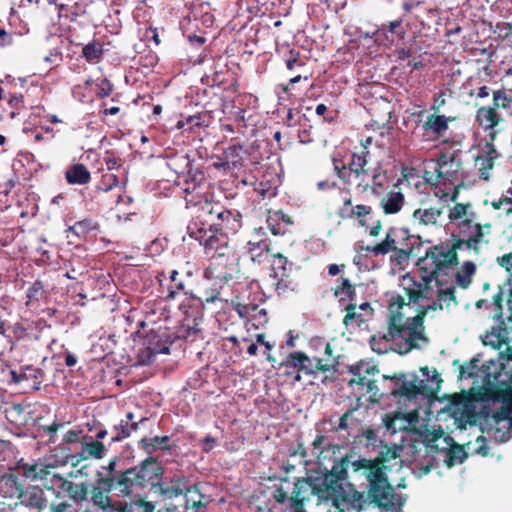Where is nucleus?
<instances>
[{"label": "nucleus", "instance_id": "nucleus-1", "mask_svg": "<svg viewBox=\"0 0 512 512\" xmlns=\"http://www.w3.org/2000/svg\"><path fill=\"white\" fill-rule=\"evenodd\" d=\"M352 456L347 454L334 457L332 466L329 469L328 476L321 482L319 492L323 494L324 501H331L338 512L349 510L362 511L365 508L366 500L364 493L359 492L353 485L343 486V481L347 479V470L352 467Z\"/></svg>", "mask_w": 512, "mask_h": 512}, {"label": "nucleus", "instance_id": "nucleus-2", "mask_svg": "<svg viewBox=\"0 0 512 512\" xmlns=\"http://www.w3.org/2000/svg\"><path fill=\"white\" fill-rule=\"evenodd\" d=\"M386 465L381 462H371L369 459L359 458L352 462L354 472L363 470L368 481L366 504L384 510L400 509L405 505L406 495L397 494L390 484L386 474Z\"/></svg>", "mask_w": 512, "mask_h": 512}, {"label": "nucleus", "instance_id": "nucleus-3", "mask_svg": "<svg viewBox=\"0 0 512 512\" xmlns=\"http://www.w3.org/2000/svg\"><path fill=\"white\" fill-rule=\"evenodd\" d=\"M409 305L401 295L392 296L389 303L388 332L384 335L386 341H391L394 345V351L404 355L413 349L420 348L418 341H428L423 331H414L406 322L401 313V309Z\"/></svg>", "mask_w": 512, "mask_h": 512}, {"label": "nucleus", "instance_id": "nucleus-4", "mask_svg": "<svg viewBox=\"0 0 512 512\" xmlns=\"http://www.w3.org/2000/svg\"><path fill=\"white\" fill-rule=\"evenodd\" d=\"M163 476V468L157 458L149 456L138 465L124 470L117 482L122 489V497L130 496L135 489L150 486L156 490Z\"/></svg>", "mask_w": 512, "mask_h": 512}, {"label": "nucleus", "instance_id": "nucleus-5", "mask_svg": "<svg viewBox=\"0 0 512 512\" xmlns=\"http://www.w3.org/2000/svg\"><path fill=\"white\" fill-rule=\"evenodd\" d=\"M118 457L114 456L108 461V464L102 466V471H97L95 475V484L92 488L91 501L95 506L106 510L111 508L112 500L110 492H115L117 496H122V489L117 483L124 471H117Z\"/></svg>", "mask_w": 512, "mask_h": 512}, {"label": "nucleus", "instance_id": "nucleus-6", "mask_svg": "<svg viewBox=\"0 0 512 512\" xmlns=\"http://www.w3.org/2000/svg\"><path fill=\"white\" fill-rule=\"evenodd\" d=\"M414 246V237L407 228L392 226L387 229L383 240L375 245H368L363 250L375 257L395 252L399 258L405 259L413 252Z\"/></svg>", "mask_w": 512, "mask_h": 512}, {"label": "nucleus", "instance_id": "nucleus-7", "mask_svg": "<svg viewBox=\"0 0 512 512\" xmlns=\"http://www.w3.org/2000/svg\"><path fill=\"white\" fill-rule=\"evenodd\" d=\"M337 215L342 220L352 221L370 237H378L382 230V219L376 210L371 205L353 204L351 197L344 200Z\"/></svg>", "mask_w": 512, "mask_h": 512}, {"label": "nucleus", "instance_id": "nucleus-8", "mask_svg": "<svg viewBox=\"0 0 512 512\" xmlns=\"http://www.w3.org/2000/svg\"><path fill=\"white\" fill-rule=\"evenodd\" d=\"M503 300L504 293L499 287L496 294L492 297V302L489 307L492 308L490 317L497 322L491 328V331L486 334L485 344H489L494 348H500L503 345H508L512 341V314L506 319L503 318ZM507 351L512 354V348L507 346Z\"/></svg>", "mask_w": 512, "mask_h": 512}, {"label": "nucleus", "instance_id": "nucleus-9", "mask_svg": "<svg viewBox=\"0 0 512 512\" xmlns=\"http://www.w3.org/2000/svg\"><path fill=\"white\" fill-rule=\"evenodd\" d=\"M329 467L323 469H312L308 472L306 477L299 478L295 483L289 498L290 508H304L305 501L308 500V495H316L320 500H323V494L319 492L320 484L323 479L328 476Z\"/></svg>", "mask_w": 512, "mask_h": 512}, {"label": "nucleus", "instance_id": "nucleus-10", "mask_svg": "<svg viewBox=\"0 0 512 512\" xmlns=\"http://www.w3.org/2000/svg\"><path fill=\"white\" fill-rule=\"evenodd\" d=\"M178 185H182L188 208L198 206L206 197L213 196L205 173L199 169H189L186 174L178 176Z\"/></svg>", "mask_w": 512, "mask_h": 512}, {"label": "nucleus", "instance_id": "nucleus-11", "mask_svg": "<svg viewBox=\"0 0 512 512\" xmlns=\"http://www.w3.org/2000/svg\"><path fill=\"white\" fill-rule=\"evenodd\" d=\"M483 371V388L487 397L502 402L512 400V373L504 371L502 364L493 372H490L489 365H485Z\"/></svg>", "mask_w": 512, "mask_h": 512}, {"label": "nucleus", "instance_id": "nucleus-12", "mask_svg": "<svg viewBox=\"0 0 512 512\" xmlns=\"http://www.w3.org/2000/svg\"><path fill=\"white\" fill-rule=\"evenodd\" d=\"M177 338L178 336L166 325L152 326L143 338V361L151 362L157 354H168L170 346Z\"/></svg>", "mask_w": 512, "mask_h": 512}, {"label": "nucleus", "instance_id": "nucleus-13", "mask_svg": "<svg viewBox=\"0 0 512 512\" xmlns=\"http://www.w3.org/2000/svg\"><path fill=\"white\" fill-rule=\"evenodd\" d=\"M483 227L479 223H473L471 218H465L458 224V237L452 234V240L462 242V246L479 253L480 244L483 242Z\"/></svg>", "mask_w": 512, "mask_h": 512}, {"label": "nucleus", "instance_id": "nucleus-14", "mask_svg": "<svg viewBox=\"0 0 512 512\" xmlns=\"http://www.w3.org/2000/svg\"><path fill=\"white\" fill-rule=\"evenodd\" d=\"M204 275L206 278L215 277L216 282L212 287L207 288L203 291V295L199 298L203 305L211 304L216 301H228L224 296L227 295L226 288L230 287V281L233 280V276L230 273H220L214 275V270L211 266L205 269Z\"/></svg>", "mask_w": 512, "mask_h": 512}, {"label": "nucleus", "instance_id": "nucleus-15", "mask_svg": "<svg viewBox=\"0 0 512 512\" xmlns=\"http://www.w3.org/2000/svg\"><path fill=\"white\" fill-rule=\"evenodd\" d=\"M475 122L487 134V140L496 141L499 133L497 126L503 122V118L493 104L479 107L476 110Z\"/></svg>", "mask_w": 512, "mask_h": 512}, {"label": "nucleus", "instance_id": "nucleus-16", "mask_svg": "<svg viewBox=\"0 0 512 512\" xmlns=\"http://www.w3.org/2000/svg\"><path fill=\"white\" fill-rule=\"evenodd\" d=\"M383 378L394 382L393 388L389 393L393 397L399 396L412 400L418 395L424 394L426 388L422 382L421 384L417 383V377H415L413 381H406V375L404 373L395 374L393 376L383 375Z\"/></svg>", "mask_w": 512, "mask_h": 512}, {"label": "nucleus", "instance_id": "nucleus-17", "mask_svg": "<svg viewBox=\"0 0 512 512\" xmlns=\"http://www.w3.org/2000/svg\"><path fill=\"white\" fill-rule=\"evenodd\" d=\"M454 120L452 117L445 115H438L436 113L427 116V119L421 125L422 141L424 142H438L446 134L449 129V122Z\"/></svg>", "mask_w": 512, "mask_h": 512}, {"label": "nucleus", "instance_id": "nucleus-18", "mask_svg": "<svg viewBox=\"0 0 512 512\" xmlns=\"http://www.w3.org/2000/svg\"><path fill=\"white\" fill-rule=\"evenodd\" d=\"M251 150V146L235 143L224 149L223 155L228 160L232 171H240L256 163V159L252 157Z\"/></svg>", "mask_w": 512, "mask_h": 512}, {"label": "nucleus", "instance_id": "nucleus-19", "mask_svg": "<svg viewBox=\"0 0 512 512\" xmlns=\"http://www.w3.org/2000/svg\"><path fill=\"white\" fill-rule=\"evenodd\" d=\"M157 279L160 284V292L166 300H174L179 293L190 295L192 298H196L190 291L187 290V285L179 271L172 270L168 277L169 282L164 284V280H167L164 272L157 275Z\"/></svg>", "mask_w": 512, "mask_h": 512}, {"label": "nucleus", "instance_id": "nucleus-20", "mask_svg": "<svg viewBox=\"0 0 512 512\" xmlns=\"http://www.w3.org/2000/svg\"><path fill=\"white\" fill-rule=\"evenodd\" d=\"M493 437L501 442L512 438V404H506L492 416Z\"/></svg>", "mask_w": 512, "mask_h": 512}, {"label": "nucleus", "instance_id": "nucleus-21", "mask_svg": "<svg viewBox=\"0 0 512 512\" xmlns=\"http://www.w3.org/2000/svg\"><path fill=\"white\" fill-rule=\"evenodd\" d=\"M229 288L232 289L230 300L234 310L238 315H246L247 309L255 304L251 299V285L247 282L233 281Z\"/></svg>", "mask_w": 512, "mask_h": 512}, {"label": "nucleus", "instance_id": "nucleus-22", "mask_svg": "<svg viewBox=\"0 0 512 512\" xmlns=\"http://www.w3.org/2000/svg\"><path fill=\"white\" fill-rule=\"evenodd\" d=\"M461 166L462 163L455 153H442L437 158L435 169L437 181L444 180L453 183Z\"/></svg>", "mask_w": 512, "mask_h": 512}, {"label": "nucleus", "instance_id": "nucleus-23", "mask_svg": "<svg viewBox=\"0 0 512 512\" xmlns=\"http://www.w3.org/2000/svg\"><path fill=\"white\" fill-rule=\"evenodd\" d=\"M417 265L426 274L424 277L426 282L436 278L437 285H443V281L437 278L438 273L443 269V264H441L440 257L437 255V246L427 250L425 255L419 258Z\"/></svg>", "mask_w": 512, "mask_h": 512}, {"label": "nucleus", "instance_id": "nucleus-24", "mask_svg": "<svg viewBox=\"0 0 512 512\" xmlns=\"http://www.w3.org/2000/svg\"><path fill=\"white\" fill-rule=\"evenodd\" d=\"M242 227V214L235 209L223 208L213 226L215 232H223L225 235H234Z\"/></svg>", "mask_w": 512, "mask_h": 512}, {"label": "nucleus", "instance_id": "nucleus-25", "mask_svg": "<svg viewBox=\"0 0 512 512\" xmlns=\"http://www.w3.org/2000/svg\"><path fill=\"white\" fill-rule=\"evenodd\" d=\"M338 365V361L336 359H322L315 357L311 359L307 355V361H303L302 365V373L308 376L316 377L318 372L323 374H331V377H334L336 372V366ZM329 378L328 375H325L323 382H325Z\"/></svg>", "mask_w": 512, "mask_h": 512}, {"label": "nucleus", "instance_id": "nucleus-26", "mask_svg": "<svg viewBox=\"0 0 512 512\" xmlns=\"http://www.w3.org/2000/svg\"><path fill=\"white\" fill-rule=\"evenodd\" d=\"M402 18L405 20L407 26L413 25V21L419 22L417 26L419 30L425 27L424 21L422 19L425 13L431 12V9H428L425 5V2L422 0H404L402 2Z\"/></svg>", "mask_w": 512, "mask_h": 512}, {"label": "nucleus", "instance_id": "nucleus-27", "mask_svg": "<svg viewBox=\"0 0 512 512\" xmlns=\"http://www.w3.org/2000/svg\"><path fill=\"white\" fill-rule=\"evenodd\" d=\"M494 142L487 140L484 144L483 154L475 159L476 165H478L479 178L485 181L489 180V171L493 169L495 160L500 156Z\"/></svg>", "mask_w": 512, "mask_h": 512}, {"label": "nucleus", "instance_id": "nucleus-28", "mask_svg": "<svg viewBox=\"0 0 512 512\" xmlns=\"http://www.w3.org/2000/svg\"><path fill=\"white\" fill-rule=\"evenodd\" d=\"M148 418L142 417L138 420H135V415L132 412H128L125 415L124 419H121L119 424L113 426V431L115 435L112 437L111 442H122L131 436L133 432H136L140 424L147 421Z\"/></svg>", "mask_w": 512, "mask_h": 512}, {"label": "nucleus", "instance_id": "nucleus-29", "mask_svg": "<svg viewBox=\"0 0 512 512\" xmlns=\"http://www.w3.org/2000/svg\"><path fill=\"white\" fill-rule=\"evenodd\" d=\"M402 182V179H398L397 183L393 185V188L389 190L380 201V206L386 215L397 214L404 206L405 196L399 188Z\"/></svg>", "mask_w": 512, "mask_h": 512}, {"label": "nucleus", "instance_id": "nucleus-30", "mask_svg": "<svg viewBox=\"0 0 512 512\" xmlns=\"http://www.w3.org/2000/svg\"><path fill=\"white\" fill-rule=\"evenodd\" d=\"M453 365H457L459 367V379H470L474 377H481L483 379V376L485 375V372L483 371L485 365L490 366V372L498 369V364L493 361L485 363L479 367V359L475 357L470 361L465 362L463 365H461L460 361L456 359L453 361Z\"/></svg>", "mask_w": 512, "mask_h": 512}, {"label": "nucleus", "instance_id": "nucleus-31", "mask_svg": "<svg viewBox=\"0 0 512 512\" xmlns=\"http://www.w3.org/2000/svg\"><path fill=\"white\" fill-rule=\"evenodd\" d=\"M197 207L199 208L198 218H201L202 224H207L209 226V230L212 231L213 226L216 223V219L220 213H223L224 206L219 202L213 201L211 196L206 197L205 201L203 200Z\"/></svg>", "mask_w": 512, "mask_h": 512}, {"label": "nucleus", "instance_id": "nucleus-32", "mask_svg": "<svg viewBox=\"0 0 512 512\" xmlns=\"http://www.w3.org/2000/svg\"><path fill=\"white\" fill-rule=\"evenodd\" d=\"M159 491L161 495L172 498V497H178L182 494H189L191 492L199 493L197 488L194 486L187 487L186 480L184 477H177L173 478L172 484L170 486L164 487L160 482L155 490Z\"/></svg>", "mask_w": 512, "mask_h": 512}, {"label": "nucleus", "instance_id": "nucleus-33", "mask_svg": "<svg viewBox=\"0 0 512 512\" xmlns=\"http://www.w3.org/2000/svg\"><path fill=\"white\" fill-rule=\"evenodd\" d=\"M303 361H307V354L303 351H294L287 355L282 361L281 366L286 368V375H291L293 372H296L294 380L300 382L302 380Z\"/></svg>", "mask_w": 512, "mask_h": 512}, {"label": "nucleus", "instance_id": "nucleus-34", "mask_svg": "<svg viewBox=\"0 0 512 512\" xmlns=\"http://www.w3.org/2000/svg\"><path fill=\"white\" fill-rule=\"evenodd\" d=\"M335 297L339 298V302L348 301V303H356V284L351 283L349 278L340 277L336 280V286L332 288Z\"/></svg>", "mask_w": 512, "mask_h": 512}, {"label": "nucleus", "instance_id": "nucleus-35", "mask_svg": "<svg viewBox=\"0 0 512 512\" xmlns=\"http://www.w3.org/2000/svg\"><path fill=\"white\" fill-rule=\"evenodd\" d=\"M65 179L70 185H86L91 181V173L82 163H75L65 171Z\"/></svg>", "mask_w": 512, "mask_h": 512}, {"label": "nucleus", "instance_id": "nucleus-36", "mask_svg": "<svg viewBox=\"0 0 512 512\" xmlns=\"http://www.w3.org/2000/svg\"><path fill=\"white\" fill-rule=\"evenodd\" d=\"M327 437L321 433H319L315 439L313 440L311 446L315 453L317 454L318 459V467L323 469V467H327L324 463V460L327 458V455L331 452L335 454L336 450L339 451L340 446L327 444Z\"/></svg>", "mask_w": 512, "mask_h": 512}, {"label": "nucleus", "instance_id": "nucleus-37", "mask_svg": "<svg viewBox=\"0 0 512 512\" xmlns=\"http://www.w3.org/2000/svg\"><path fill=\"white\" fill-rule=\"evenodd\" d=\"M349 372L352 374V378L348 381L349 386L359 385L365 386V383L368 381L367 375L374 374L378 372L375 366H370L367 363L362 361L349 366Z\"/></svg>", "mask_w": 512, "mask_h": 512}, {"label": "nucleus", "instance_id": "nucleus-38", "mask_svg": "<svg viewBox=\"0 0 512 512\" xmlns=\"http://www.w3.org/2000/svg\"><path fill=\"white\" fill-rule=\"evenodd\" d=\"M405 20L400 17L396 20L383 23L378 29L386 37L387 40L394 42L395 40H403L406 35V29L403 25Z\"/></svg>", "mask_w": 512, "mask_h": 512}, {"label": "nucleus", "instance_id": "nucleus-39", "mask_svg": "<svg viewBox=\"0 0 512 512\" xmlns=\"http://www.w3.org/2000/svg\"><path fill=\"white\" fill-rule=\"evenodd\" d=\"M139 446L148 454H152L156 450L171 451L172 446L170 445L169 436H154V437H143L139 441Z\"/></svg>", "mask_w": 512, "mask_h": 512}, {"label": "nucleus", "instance_id": "nucleus-40", "mask_svg": "<svg viewBox=\"0 0 512 512\" xmlns=\"http://www.w3.org/2000/svg\"><path fill=\"white\" fill-rule=\"evenodd\" d=\"M144 319L139 322V327L145 328L148 325H161L158 320L165 315V309L160 303H147L143 308Z\"/></svg>", "mask_w": 512, "mask_h": 512}, {"label": "nucleus", "instance_id": "nucleus-41", "mask_svg": "<svg viewBox=\"0 0 512 512\" xmlns=\"http://www.w3.org/2000/svg\"><path fill=\"white\" fill-rule=\"evenodd\" d=\"M247 312L248 313L246 315L239 316L255 329L264 327L265 324H267L268 315L265 308H261L258 304L255 303L249 309H247Z\"/></svg>", "mask_w": 512, "mask_h": 512}, {"label": "nucleus", "instance_id": "nucleus-42", "mask_svg": "<svg viewBox=\"0 0 512 512\" xmlns=\"http://www.w3.org/2000/svg\"><path fill=\"white\" fill-rule=\"evenodd\" d=\"M200 234L199 237H196L200 244L203 245L205 254L209 251H216L217 246L227 242V236L223 232H216V234L207 235V232L204 231V228H200L198 230Z\"/></svg>", "mask_w": 512, "mask_h": 512}, {"label": "nucleus", "instance_id": "nucleus-43", "mask_svg": "<svg viewBox=\"0 0 512 512\" xmlns=\"http://www.w3.org/2000/svg\"><path fill=\"white\" fill-rule=\"evenodd\" d=\"M345 311L346 314L342 322L347 330L361 328L362 324H364L367 321V319L361 312H357L356 303H348L345 306Z\"/></svg>", "mask_w": 512, "mask_h": 512}, {"label": "nucleus", "instance_id": "nucleus-44", "mask_svg": "<svg viewBox=\"0 0 512 512\" xmlns=\"http://www.w3.org/2000/svg\"><path fill=\"white\" fill-rule=\"evenodd\" d=\"M492 104L512 116V88H500L492 92Z\"/></svg>", "mask_w": 512, "mask_h": 512}, {"label": "nucleus", "instance_id": "nucleus-45", "mask_svg": "<svg viewBox=\"0 0 512 512\" xmlns=\"http://www.w3.org/2000/svg\"><path fill=\"white\" fill-rule=\"evenodd\" d=\"M476 273V265L472 261H466L455 272V282L461 289H467L472 283V277Z\"/></svg>", "mask_w": 512, "mask_h": 512}, {"label": "nucleus", "instance_id": "nucleus-46", "mask_svg": "<svg viewBox=\"0 0 512 512\" xmlns=\"http://www.w3.org/2000/svg\"><path fill=\"white\" fill-rule=\"evenodd\" d=\"M90 441H83L82 444V459L89 458L102 459L106 454L105 445L98 441L93 440L91 436L88 437Z\"/></svg>", "mask_w": 512, "mask_h": 512}, {"label": "nucleus", "instance_id": "nucleus-47", "mask_svg": "<svg viewBox=\"0 0 512 512\" xmlns=\"http://www.w3.org/2000/svg\"><path fill=\"white\" fill-rule=\"evenodd\" d=\"M462 248V242L452 240L450 248L445 249L443 246H437V255L440 257L443 268L451 267L458 264L457 251Z\"/></svg>", "mask_w": 512, "mask_h": 512}, {"label": "nucleus", "instance_id": "nucleus-48", "mask_svg": "<svg viewBox=\"0 0 512 512\" xmlns=\"http://www.w3.org/2000/svg\"><path fill=\"white\" fill-rule=\"evenodd\" d=\"M104 54L103 44L96 39L84 45L82 48L81 56L91 64L99 63Z\"/></svg>", "mask_w": 512, "mask_h": 512}, {"label": "nucleus", "instance_id": "nucleus-49", "mask_svg": "<svg viewBox=\"0 0 512 512\" xmlns=\"http://www.w3.org/2000/svg\"><path fill=\"white\" fill-rule=\"evenodd\" d=\"M248 254L253 262L261 264L265 261V257L270 253V243L267 240L249 241Z\"/></svg>", "mask_w": 512, "mask_h": 512}, {"label": "nucleus", "instance_id": "nucleus-50", "mask_svg": "<svg viewBox=\"0 0 512 512\" xmlns=\"http://www.w3.org/2000/svg\"><path fill=\"white\" fill-rule=\"evenodd\" d=\"M442 211L435 207L427 209H416L413 212L414 220L423 225H434L437 223L438 218L441 216Z\"/></svg>", "mask_w": 512, "mask_h": 512}, {"label": "nucleus", "instance_id": "nucleus-51", "mask_svg": "<svg viewBox=\"0 0 512 512\" xmlns=\"http://www.w3.org/2000/svg\"><path fill=\"white\" fill-rule=\"evenodd\" d=\"M98 229V223L91 218L75 222L68 227V232L74 234L78 238H85L90 232Z\"/></svg>", "mask_w": 512, "mask_h": 512}, {"label": "nucleus", "instance_id": "nucleus-52", "mask_svg": "<svg viewBox=\"0 0 512 512\" xmlns=\"http://www.w3.org/2000/svg\"><path fill=\"white\" fill-rule=\"evenodd\" d=\"M362 154L363 152L354 151L352 152L351 159L349 160V169L353 172L356 178H361L369 171V169L366 168L369 161L368 159H365V156Z\"/></svg>", "mask_w": 512, "mask_h": 512}, {"label": "nucleus", "instance_id": "nucleus-53", "mask_svg": "<svg viewBox=\"0 0 512 512\" xmlns=\"http://www.w3.org/2000/svg\"><path fill=\"white\" fill-rule=\"evenodd\" d=\"M10 334H8V342L12 345L24 340H31L32 334L23 322H15L9 326Z\"/></svg>", "mask_w": 512, "mask_h": 512}, {"label": "nucleus", "instance_id": "nucleus-54", "mask_svg": "<svg viewBox=\"0 0 512 512\" xmlns=\"http://www.w3.org/2000/svg\"><path fill=\"white\" fill-rule=\"evenodd\" d=\"M20 468L23 476L31 481L42 480L48 474L46 467L38 464H23Z\"/></svg>", "mask_w": 512, "mask_h": 512}, {"label": "nucleus", "instance_id": "nucleus-55", "mask_svg": "<svg viewBox=\"0 0 512 512\" xmlns=\"http://www.w3.org/2000/svg\"><path fill=\"white\" fill-rule=\"evenodd\" d=\"M154 510L155 506L151 502L138 498L135 501L122 505L118 512H155Z\"/></svg>", "mask_w": 512, "mask_h": 512}, {"label": "nucleus", "instance_id": "nucleus-56", "mask_svg": "<svg viewBox=\"0 0 512 512\" xmlns=\"http://www.w3.org/2000/svg\"><path fill=\"white\" fill-rule=\"evenodd\" d=\"M466 457L467 453L464 448L459 444H453L448 450L444 462L448 467H453L457 463H462Z\"/></svg>", "mask_w": 512, "mask_h": 512}, {"label": "nucleus", "instance_id": "nucleus-57", "mask_svg": "<svg viewBox=\"0 0 512 512\" xmlns=\"http://www.w3.org/2000/svg\"><path fill=\"white\" fill-rule=\"evenodd\" d=\"M61 488L76 501L84 500L87 494L86 488L83 484L79 485L69 480H64L61 484Z\"/></svg>", "mask_w": 512, "mask_h": 512}, {"label": "nucleus", "instance_id": "nucleus-58", "mask_svg": "<svg viewBox=\"0 0 512 512\" xmlns=\"http://www.w3.org/2000/svg\"><path fill=\"white\" fill-rule=\"evenodd\" d=\"M271 256L273 257V260L271 262L270 276L291 271L292 265L284 255L281 253H273Z\"/></svg>", "mask_w": 512, "mask_h": 512}, {"label": "nucleus", "instance_id": "nucleus-59", "mask_svg": "<svg viewBox=\"0 0 512 512\" xmlns=\"http://www.w3.org/2000/svg\"><path fill=\"white\" fill-rule=\"evenodd\" d=\"M456 288L455 286H450L448 288H439L437 290V300L440 304L444 305V308H449L451 302H453L454 306L458 305V300L455 295Z\"/></svg>", "mask_w": 512, "mask_h": 512}, {"label": "nucleus", "instance_id": "nucleus-60", "mask_svg": "<svg viewBox=\"0 0 512 512\" xmlns=\"http://www.w3.org/2000/svg\"><path fill=\"white\" fill-rule=\"evenodd\" d=\"M428 289V282L425 285L413 283V287L406 288V295L409 298V303H417L422 298H428L425 295V290Z\"/></svg>", "mask_w": 512, "mask_h": 512}, {"label": "nucleus", "instance_id": "nucleus-61", "mask_svg": "<svg viewBox=\"0 0 512 512\" xmlns=\"http://www.w3.org/2000/svg\"><path fill=\"white\" fill-rule=\"evenodd\" d=\"M358 187H362V191L365 192L367 190H371L373 193H377L379 190L384 188V183L381 180V174L378 169L374 170L372 175V183L368 182L363 183V180L359 181Z\"/></svg>", "mask_w": 512, "mask_h": 512}, {"label": "nucleus", "instance_id": "nucleus-62", "mask_svg": "<svg viewBox=\"0 0 512 512\" xmlns=\"http://www.w3.org/2000/svg\"><path fill=\"white\" fill-rule=\"evenodd\" d=\"M266 223L268 225L269 230L273 235H283L285 233V229L280 224L279 214L275 211L268 210Z\"/></svg>", "mask_w": 512, "mask_h": 512}, {"label": "nucleus", "instance_id": "nucleus-63", "mask_svg": "<svg viewBox=\"0 0 512 512\" xmlns=\"http://www.w3.org/2000/svg\"><path fill=\"white\" fill-rule=\"evenodd\" d=\"M333 166L336 176L345 184L350 183V177L353 172L349 169V162L345 164L341 160L333 159Z\"/></svg>", "mask_w": 512, "mask_h": 512}, {"label": "nucleus", "instance_id": "nucleus-64", "mask_svg": "<svg viewBox=\"0 0 512 512\" xmlns=\"http://www.w3.org/2000/svg\"><path fill=\"white\" fill-rule=\"evenodd\" d=\"M119 184L120 181L118 175L114 174L113 172H107L102 175L98 188L99 190L108 192L113 188L119 186Z\"/></svg>", "mask_w": 512, "mask_h": 512}]
</instances>
